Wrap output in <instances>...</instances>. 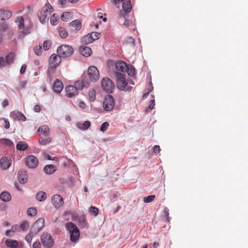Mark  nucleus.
Here are the masks:
<instances>
[{"instance_id": "15", "label": "nucleus", "mask_w": 248, "mask_h": 248, "mask_svg": "<svg viewBox=\"0 0 248 248\" xmlns=\"http://www.w3.org/2000/svg\"><path fill=\"white\" fill-rule=\"evenodd\" d=\"M89 82L85 79L84 77L75 82V87L78 90H81L84 87L87 88L89 86Z\"/></svg>"}, {"instance_id": "62", "label": "nucleus", "mask_w": 248, "mask_h": 248, "mask_svg": "<svg viewBox=\"0 0 248 248\" xmlns=\"http://www.w3.org/2000/svg\"><path fill=\"white\" fill-rule=\"evenodd\" d=\"M26 69V64H23L21 66V67L20 68V73L24 74L25 72Z\"/></svg>"}, {"instance_id": "48", "label": "nucleus", "mask_w": 248, "mask_h": 248, "mask_svg": "<svg viewBox=\"0 0 248 248\" xmlns=\"http://www.w3.org/2000/svg\"><path fill=\"white\" fill-rule=\"evenodd\" d=\"M70 14L68 12L63 13L61 16V19L63 21H67L69 18Z\"/></svg>"}, {"instance_id": "8", "label": "nucleus", "mask_w": 248, "mask_h": 248, "mask_svg": "<svg viewBox=\"0 0 248 248\" xmlns=\"http://www.w3.org/2000/svg\"><path fill=\"white\" fill-rule=\"evenodd\" d=\"M88 74L92 81H96L99 78V72L97 68L94 66H91L88 69Z\"/></svg>"}, {"instance_id": "16", "label": "nucleus", "mask_w": 248, "mask_h": 248, "mask_svg": "<svg viewBox=\"0 0 248 248\" xmlns=\"http://www.w3.org/2000/svg\"><path fill=\"white\" fill-rule=\"evenodd\" d=\"M0 166L3 168V169H8L10 168L12 164V160L9 157H2L0 160Z\"/></svg>"}, {"instance_id": "4", "label": "nucleus", "mask_w": 248, "mask_h": 248, "mask_svg": "<svg viewBox=\"0 0 248 248\" xmlns=\"http://www.w3.org/2000/svg\"><path fill=\"white\" fill-rule=\"evenodd\" d=\"M53 11V8L49 2L46 3L42 9V11L38 14V16L41 23L45 22Z\"/></svg>"}, {"instance_id": "39", "label": "nucleus", "mask_w": 248, "mask_h": 248, "mask_svg": "<svg viewBox=\"0 0 248 248\" xmlns=\"http://www.w3.org/2000/svg\"><path fill=\"white\" fill-rule=\"evenodd\" d=\"M59 32L60 35L62 38H65L68 35V33L66 30L62 27L60 28Z\"/></svg>"}, {"instance_id": "53", "label": "nucleus", "mask_w": 248, "mask_h": 248, "mask_svg": "<svg viewBox=\"0 0 248 248\" xmlns=\"http://www.w3.org/2000/svg\"><path fill=\"white\" fill-rule=\"evenodd\" d=\"M169 210L168 208L166 207L164 209V213L166 217V219L168 222L170 221V217H169Z\"/></svg>"}, {"instance_id": "11", "label": "nucleus", "mask_w": 248, "mask_h": 248, "mask_svg": "<svg viewBox=\"0 0 248 248\" xmlns=\"http://www.w3.org/2000/svg\"><path fill=\"white\" fill-rule=\"evenodd\" d=\"M18 28L20 32L26 35L30 33L31 28L30 27H25L24 25V20L23 17L20 16L17 18Z\"/></svg>"}, {"instance_id": "27", "label": "nucleus", "mask_w": 248, "mask_h": 248, "mask_svg": "<svg viewBox=\"0 0 248 248\" xmlns=\"http://www.w3.org/2000/svg\"><path fill=\"white\" fill-rule=\"evenodd\" d=\"M94 41V39L93 38L91 33H89L87 35L84 36L81 40V42L83 44L87 45L91 43Z\"/></svg>"}, {"instance_id": "17", "label": "nucleus", "mask_w": 248, "mask_h": 248, "mask_svg": "<svg viewBox=\"0 0 248 248\" xmlns=\"http://www.w3.org/2000/svg\"><path fill=\"white\" fill-rule=\"evenodd\" d=\"M66 95L69 97H72L78 94V92L75 86L69 85L65 88Z\"/></svg>"}, {"instance_id": "14", "label": "nucleus", "mask_w": 248, "mask_h": 248, "mask_svg": "<svg viewBox=\"0 0 248 248\" xmlns=\"http://www.w3.org/2000/svg\"><path fill=\"white\" fill-rule=\"evenodd\" d=\"M132 8L131 2L127 0L123 3V9L124 11H120V16L121 17H125L128 13L131 11Z\"/></svg>"}, {"instance_id": "44", "label": "nucleus", "mask_w": 248, "mask_h": 248, "mask_svg": "<svg viewBox=\"0 0 248 248\" xmlns=\"http://www.w3.org/2000/svg\"><path fill=\"white\" fill-rule=\"evenodd\" d=\"M37 211L35 208H30L27 210V214L29 216L33 217L36 215Z\"/></svg>"}, {"instance_id": "2", "label": "nucleus", "mask_w": 248, "mask_h": 248, "mask_svg": "<svg viewBox=\"0 0 248 248\" xmlns=\"http://www.w3.org/2000/svg\"><path fill=\"white\" fill-rule=\"evenodd\" d=\"M66 230L70 234V240L72 242H76L79 237V231L77 226L71 222L65 224Z\"/></svg>"}, {"instance_id": "41", "label": "nucleus", "mask_w": 248, "mask_h": 248, "mask_svg": "<svg viewBox=\"0 0 248 248\" xmlns=\"http://www.w3.org/2000/svg\"><path fill=\"white\" fill-rule=\"evenodd\" d=\"M0 143L6 145L8 146H11L13 145V142L8 139H0Z\"/></svg>"}, {"instance_id": "5", "label": "nucleus", "mask_w": 248, "mask_h": 248, "mask_svg": "<svg viewBox=\"0 0 248 248\" xmlns=\"http://www.w3.org/2000/svg\"><path fill=\"white\" fill-rule=\"evenodd\" d=\"M101 86L103 89L108 93H111L115 88L114 83L108 78L102 80Z\"/></svg>"}, {"instance_id": "36", "label": "nucleus", "mask_w": 248, "mask_h": 248, "mask_svg": "<svg viewBox=\"0 0 248 248\" xmlns=\"http://www.w3.org/2000/svg\"><path fill=\"white\" fill-rule=\"evenodd\" d=\"M125 72H126L129 76L132 77L135 74V72L134 67L131 65H127V68Z\"/></svg>"}, {"instance_id": "18", "label": "nucleus", "mask_w": 248, "mask_h": 248, "mask_svg": "<svg viewBox=\"0 0 248 248\" xmlns=\"http://www.w3.org/2000/svg\"><path fill=\"white\" fill-rule=\"evenodd\" d=\"M17 177L20 184H25L28 181V176L27 171L25 170H21L19 171Z\"/></svg>"}, {"instance_id": "45", "label": "nucleus", "mask_w": 248, "mask_h": 248, "mask_svg": "<svg viewBox=\"0 0 248 248\" xmlns=\"http://www.w3.org/2000/svg\"><path fill=\"white\" fill-rule=\"evenodd\" d=\"M50 23L52 25H56L58 23V17L54 14L50 18Z\"/></svg>"}, {"instance_id": "32", "label": "nucleus", "mask_w": 248, "mask_h": 248, "mask_svg": "<svg viewBox=\"0 0 248 248\" xmlns=\"http://www.w3.org/2000/svg\"><path fill=\"white\" fill-rule=\"evenodd\" d=\"M70 25L74 27L76 30H79L81 27V23L78 20H75L69 23Z\"/></svg>"}, {"instance_id": "34", "label": "nucleus", "mask_w": 248, "mask_h": 248, "mask_svg": "<svg viewBox=\"0 0 248 248\" xmlns=\"http://www.w3.org/2000/svg\"><path fill=\"white\" fill-rule=\"evenodd\" d=\"M51 140L49 137H41L39 140V143L41 145H45L49 143Z\"/></svg>"}, {"instance_id": "46", "label": "nucleus", "mask_w": 248, "mask_h": 248, "mask_svg": "<svg viewBox=\"0 0 248 248\" xmlns=\"http://www.w3.org/2000/svg\"><path fill=\"white\" fill-rule=\"evenodd\" d=\"M155 198V195H150L144 198L143 201L145 203H149L153 202Z\"/></svg>"}, {"instance_id": "25", "label": "nucleus", "mask_w": 248, "mask_h": 248, "mask_svg": "<svg viewBox=\"0 0 248 248\" xmlns=\"http://www.w3.org/2000/svg\"><path fill=\"white\" fill-rule=\"evenodd\" d=\"M6 246L10 248H17L18 247V242L13 239H7L5 241Z\"/></svg>"}, {"instance_id": "50", "label": "nucleus", "mask_w": 248, "mask_h": 248, "mask_svg": "<svg viewBox=\"0 0 248 248\" xmlns=\"http://www.w3.org/2000/svg\"><path fill=\"white\" fill-rule=\"evenodd\" d=\"M108 126H109V124H108V122L103 123L101 125L100 130L103 132H105L107 130V129H108Z\"/></svg>"}, {"instance_id": "43", "label": "nucleus", "mask_w": 248, "mask_h": 248, "mask_svg": "<svg viewBox=\"0 0 248 248\" xmlns=\"http://www.w3.org/2000/svg\"><path fill=\"white\" fill-rule=\"evenodd\" d=\"M43 46L45 50L46 51L49 50L51 46V42L48 40L45 41L43 43Z\"/></svg>"}, {"instance_id": "63", "label": "nucleus", "mask_w": 248, "mask_h": 248, "mask_svg": "<svg viewBox=\"0 0 248 248\" xmlns=\"http://www.w3.org/2000/svg\"><path fill=\"white\" fill-rule=\"evenodd\" d=\"M33 110L35 112H39L41 110L40 107L39 105H36L34 106V107L33 108Z\"/></svg>"}, {"instance_id": "19", "label": "nucleus", "mask_w": 248, "mask_h": 248, "mask_svg": "<svg viewBox=\"0 0 248 248\" xmlns=\"http://www.w3.org/2000/svg\"><path fill=\"white\" fill-rule=\"evenodd\" d=\"M12 15L11 12L4 9H0V20L4 21L9 19Z\"/></svg>"}, {"instance_id": "30", "label": "nucleus", "mask_w": 248, "mask_h": 248, "mask_svg": "<svg viewBox=\"0 0 248 248\" xmlns=\"http://www.w3.org/2000/svg\"><path fill=\"white\" fill-rule=\"evenodd\" d=\"M44 170L46 173L51 174L56 171V169L53 165H47L44 167Z\"/></svg>"}, {"instance_id": "56", "label": "nucleus", "mask_w": 248, "mask_h": 248, "mask_svg": "<svg viewBox=\"0 0 248 248\" xmlns=\"http://www.w3.org/2000/svg\"><path fill=\"white\" fill-rule=\"evenodd\" d=\"M155 105V99H153L150 101V104L149 106L148 107V108H147L146 111H148L149 110H152L154 108Z\"/></svg>"}, {"instance_id": "54", "label": "nucleus", "mask_w": 248, "mask_h": 248, "mask_svg": "<svg viewBox=\"0 0 248 248\" xmlns=\"http://www.w3.org/2000/svg\"><path fill=\"white\" fill-rule=\"evenodd\" d=\"M91 34L94 39V41L97 40L100 37V33L97 32H92Z\"/></svg>"}, {"instance_id": "10", "label": "nucleus", "mask_w": 248, "mask_h": 248, "mask_svg": "<svg viewBox=\"0 0 248 248\" xmlns=\"http://www.w3.org/2000/svg\"><path fill=\"white\" fill-rule=\"evenodd\" d=\"M25 163L29 168L34 169L38 166V160L36 156L29 155L25 158Z\"/></svg>"}, {"instance_id": "21", "label": "nucleus", "mask_w": 248, "mask_h": 248, "mask_svg": "<svg viewBox=\"0 0 248 248\" xmlns=\"http://www.w3.org/2000/svg\"><path fill=\"white\" fill-rule=\"evenodd\" d=\"M79 51L81 55L86 57L90 56L92 53L91 48L85 46H80Z\"/></svg>"}, {"instance_id": "47", "label": "nucleus", "mask_w": 248, "mask_h": 248, "mask_svg": "<svg viewBox=\"0 0 248 248\" xmlns=\"http://www.w3.org/2000/svg\"><path fill=\"white\" fill-rule=\"evenodd\" d=\"M34 52L37 56H40L42 54V46L39 45L34 47Z\"/></svg>"}, {"instance_id": "26", "label": "nucleus", "mask_w": 248, "mask_h": 248, "mask_svg": "<svg viewBox=\"0 0 248 248\" xmlns=\"http://www.w3.org/2000/svg\"><path fill=\"white\" fill-rule=\"evenodd\" d=\"M47 198L46 193L43 191L38 192L36 194V199L39 202H43Z\"/></svg>"}, {"instance_id": "60", "label": "nucleus", "mask_w": 248, "mask_h": 248, "mask_svg": "<svg viewBox=\"0 0 248 248\" xmlns=\"http://www.w3.org/2000/svg\"><path fill=\"white\" fill-rule=\"evenodd\" d=\"M153 149L155 154L158 153L160 151V147L158 145H155Z\"/></svg>"}, {"instance_id": "7", "label": "nucleus", "mask_w": 248, "mask_h": 248, "mask_svg": "<svg viewBox=\"0 0 248 248\" xmlns=\"http://www.w3.org/2000/svg\"><path fill=\"white\" fill-rule=\"evenodd\" d=\"M62 61V57L60 55L53 54L49 58V67L51 70H55L59 65Z\"/></svg>"}, {"instance_id": "49", "label": "nucleus", "mask_w": 248, "mask_h": 248, "mask_svg": "<svg viewBox=\"0 0 248 248\" xmlns=\"http://www.w3.org/2000/svg\"><path fill=\"white\" fill-rule=\"evenodd\" d=\"M36 233H32L31 229V232L26 236L25 239L28 243H31L32 240V238L33 235Z\"/></svg>"}, {"instance_id": "58", "label": "nucleus", "mask_w": 248, "mask_h": 248, "mask_svg": "<svg viewBox=\"0 0 248 248\" xmlns=\"http://www.w3.org/2000/svg\"><path fill=\"white\" fill-rule=\"evenodd\" d=\"M6 64V62L3 58L0 57V67H3Z\"/></svg>"}, {"instance_id": "40", "label": "nucleus", "mask_w": 248, "mask_h": 248, "mask_svg": "<svg viewBox=\"0 0 248 248\" xmlns=\"http://www.w3.org/2000/svg\"><path fill=\"white\" fill-rule=\"evenodd\" d=\"M79 222L82 228H85L87 226V222L85 216H83L79 218Z\"/></svg>"}, {"instance_id": "51", "label": "nucleus", "mask_w": 248, "mask_h": 248, "mask_svg": "<svg viewBox=\"0 0 248 248\" xmlns=\"http://www.w3.org/2000/svg\"><path fill=\"white\" fill-rule=\"evenodd\" d=\"M127 17L128 15L126 16L125 17H124L125 18V20L124 22V25L126 27H129V26L132 23V21L131 20L128 19Z\"/></svg>"}, {"instance_id": "38", "label": "nucleus", "mask_w": 248, "mask_h": 248, "mask_svg": "<svg viewBox=\"0 0 248 248\" xmlns=\"http://www.w3.org/2000/svg\"><path fill=\"white\" fill-rule=\"evenodd\" d=\"M96 93L93 89L90 90L89 92V99L91 102H93L95 99Z\"/></svg>"}, {"instance_id": "6", "label": "nucleus", "mask_w": 248, "mask_h": 248, "mask_svg": "<svg viewBox=\"0 0 248 248\" xmlns=\"http://www.w3.org/2000/svg\"><path fill=\"white\" fill-rule=\"evenodd\" d=\"M41 240L43 246L46 248H51L54 245L53 239L49 233L42 234Z\"/></svg>"}, {"instance_id": "28", "label": "nucleus", "mask_w": 248, "mask_h": 248, "mask_svg": "<svg viewBox=\"0 0 248 248\" xmlns=\"http://www.w3.org/2000/svg\"><path fill=\"white\" fill-rule=\"evenodd\" d=\"M28 147V144L24 141H18L16 145V148L17 150L24 151Z\"/></svg>"}, {"instance_id": "42", "label": "nucleus", "mask_w": 248, "mask_h": 248, "mask_svg": "<svg viewBox=\"0 0 248 248\" xmlns=\"http://www.w3.org/2000/svg\"><path fill=\"white\" fill-rule=\"evenodd\" d=\"M20 230L22 231H26L29 229V223L27 221H23L21 225L19 226Z\"/></svg>"}, {"instance_id": "3", "label": "nucleus", "mask_w": 248, "mask_h": 248, "mask_svg": "<svg viewBox=\"0 0 248 248\" xmlns=\"http://www.w3.org/2000/svg\"><path fill=\"white\" fill-rule=\"evenodd\" d=\"M57 52L63 59L70 58L74 53V49L70 46L62 45L59 46Z\"/></svg>"}, {"instance_id": "31", "label": "nucleus", "mask_w": 248, "mask_h": 248, "mask_svg": "<svg viewBox=\"0 0 248 248\" xmlns=\"http://www.w3.org/2000/svg\"><path fill=\"white\" fill-rule=\"evenodd\" d=\"M0 199L3 202H8L11 200V196L9 192L3 191L0 195Z\"/></svg>"}, {"instance_id": "52", "label": "nucleus", "mask_w": 248, "mask_h": 248, "mask_svg": "<svg viewBox=\"0 0 248 248\" xmlns=\"http://www.w3.org/2000/svg\"><path fill=\"white\" fill-rule=\"evenodd\" d=\"M0 121H3L5 124H3V127L6 128V129H8L10 127V123H9V121L8 120V119L5 118H2L1 119H0Z\"/></svg>"}, {"instance_id": "35", "label": "nucleus", "mask_w": 248, "mask_h": 248, "mask_svg": "<svg viewBox=\"0 0 248 248\" xmlns=\"http://www.w3.org/2000/svg\"><path fill=\"white\" fill-rule=\"evenodd\" d=\"M15 58V54L14 53H10L6 57V64H11L13 62Z\"/></svg>"}, {"instance_id": "59", "label": "nucleus", "mask_w": 248, "mask_h": 248, "mask_svg": "<svg viewBox=\"0 0 248 248\" xmlns=\"http://www.w3.org/2000/svg\"><path fill=\"white\" fill-rule=\"evenodd\" d=\"M150 84L151 85V87L150 88V89H149L148 90V92L147 93H145L143 94V97L144 98V97H146L148 95L149 93L153 90V87L152 86V82H150Z\"/></svg>"}, {"instance_id": "57", "label": "nucleus", "mask_w": 248, "mask_h": 248, "mask_svg": "<svg viewBox=\"0 0 248 248\" xmlns=\"http://www.w3.org/2000/svg\"><path fill=\"white\" fill-rule=\"evenodd\" d=\"M27 81H20L19 83V87L20 88V89H23L25 88L26 85L27 84Z\"/></svg>"}, {"instance_id": "24", "label": "nucleus", "mask_w": 248, "mask_h": 248, "mask_svg": "<svg viewBox=\"0 0 248 248\" xmlns=\"http://www.w3.org/2000/svg\"><path fill=\"white\" fill-rule=\"evenodd\" d=\"M20 231L19 226L17 224L14 225L12 226L11 229L10 230H7L6 232L5 235L9 237L12 236V233L15 232H19Z\"/></svg>"}, {"instance_id": "20", "label": "nucleus", "mask_w": 248, "mask_h": 248, "mask_svg": "<svg viewBox=\"0 0 248 248\" xmlns=\"http://www.w3.org/2000/svg\"><path fill=\"white\" fill-rule=\"evenodd\" d=\"M128 65L124 61H118L115 63V66L118 70L125 72Z\"/></svg>"}, {"instance_id": "13", "label": "nucleus", "mask_w": 248, "mask_h": 248, "mask_svg": "<svg viewBox=\"0 0 248 248\" xmlns=\"http://www.w3.org/2000/svg\"><path fill=\"white\" fill-rule=\"evenodd\" d=\"M51 202L55 208L57 209L62 207L64 203L62 198L59 194H55L52 196Z\"/></svg>"}, {"instance_id": "1", "label": "nucleus", "mask_w": 248, "mask_h": 248, "mask_svg": "<svg viewBox=\"0 0 248 248\" xmlns=\"http://www.w3.org/2000/svg\"><path fill=\"white\" fill-rule=\"evenodd\" d=\"M114 75L116 77V86L119 90L124 92H130L132 90L133 87L130 85H134V83L133 81L128 83L126 79L125 75L117 71L114 73Z\"/></svg>"}, {"instance_id": "61", "label": "nucleus", "mask_w": 248, "mask_h": 248, "mask_svg": "<svg viewBox=\"0 0 248 248\" xmlns=\"http://www.w3.org/2000/svg\"><path fill=\"white\" fill-rule=\"evenodd\" d=\"M33 248H40V243L39 242H35L33 244Z\"/></svg>"}, {"instance_id": "64", "label": "nucleus", "mask_w": 248, "mask_h": 248, "mask_svg": "<svg viewBox=\"0 0 248 248\" xmlns=\"http://www.w3.org/2000/svg\"><path fill=\"white\" fill-rule=\"evenodd\" d=\"M9 105V102L7 99L4 100L2 103L3 108H5Z\"/></svg>"}, {"instance_id": "37", "label": "nucleus", "mask_w": 248, "mask_h": 248, "mask_svg": "<svg viewBox=\"0 0 248 248\" xmlns=\"http://www.w3.org/2000/svg\"><path fill=\"white\" fill-rule=\"evenodd\" d=\"M89 213L94 217H96L98 214V209L95 207L91 206L89 209Z\"/></svg>"}, {"instance_id": "33", "label": "nucleus", "mask_w": 248, "mask_h": 248, "mask_svg": "<svg viewBox=\"0 0 248 248\" xmlns=\"http://www.w3.org/2000/svg\"><path fill=\"white\" fill-rule=\"evenodd\" d=\"M14 118L18 121H25L26 118L25 116L20 112H17L14 114Z\"/></svg>"}, {"instance_id": "29", "label": "nucleus", "mask_w": 248, "mask_h": 248, "mask_svg": "<svg viewBox=\"0 0 248 248\" xmlns=\"http://www.w3.org/2000/svg\"><path fill=\"white\" fill-rule=\"evenodd\" d=\"M78 128L82 130H87L90 126L91 123L89 121H86L84 123H78L77 124Z\"/></svg>"}, {"instance_id": "55", "label": "nucleus", "mask_w": 248, "mask_h": 248, "mask_svg": "<svg viewBox=\"0 0 248 248\" xmlns=\"http://www.w3.org/2000/svg\"><path fill=\"white\" fill-rule=\"evenodd\" d=\"M91 34L94 39V41L97 40L100 37V33L97 32H92Z\"/></svg>"}, {"instance_id": "12", "label": "nucleus", "mask_w": 248, "mask_h": 248, "mask_svg": "<svg viewBox=\"0 0 248 248\" xmlns=\"http://www.w3.org/2000/svg\"><path fill=\"white\" fill-rule=\"evenodd\" d=\"M45 225V219L43 218H40L34 223L31 228L32 233H37L40 231Z\"/></svg>"}, {"instance_id": "23", "label": "nucleus", "mask_w": 248, "mask_h": 248, "mask_svg": "<svg viewBox=\"0 0 248 248\" xmlns=\"http://www.w3.org/2000/svg\"><path fill=\"white\" fill-rule=\"evenodd\" d=\"M37 131L41 132V134L44 137H49L50 135L49 127L46 125L40 126Z\"/></svg>"}, {"instance_id": "9", "label": "nucleus", "mask_w": 248, "mask_h": 248, "mask_svg": "<svg viewBox=\"0 0 248 248\" xmlns=\"http://www.w3.org/2000/svg\"><path fill=\"white\" fill-rule=\"evenodd\" d=\"M114 106V100L111 95H107L103 102L104 109L106 111L111 110Z\"/></svg>"}, {"instance_id": "22", "label": "nucleus", "mask_w": 248, "mask_h": 248, "mask_svg": "<svg viewBox=\"0 0 248 248\" xmlns=\"http://www.w3.org/2000/svg\"><path fill=\"white\" fill-rule=\"evenodd\" d=\"M63 89V84L59 80L57 79L53 85V90L56 93H60Z\"/></svg>"}]
</instances>
